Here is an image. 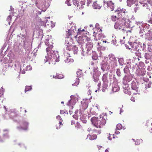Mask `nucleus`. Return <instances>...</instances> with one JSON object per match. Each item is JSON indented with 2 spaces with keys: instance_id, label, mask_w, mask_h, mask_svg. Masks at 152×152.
<instances>
[{
  "instance_id": "f257e3e1",
  "label": "nucleus",
  "mask_w": 152,
  "mask_h": 152,
  "mask_svg": "<svg viewBox=\"0 0 152 152\" xmlns=\"http://www.w3.org/2000/svg\"><path fill=\"white\" fill-rule=\"evenodd\" d=\"M53 47L52 45H50L46 49L47 55L50 60L49 61L52 63L57 61L59 57L57 52L52 50Z\"/></svg>"
},
{
  "instance_id": "f03ea898",
  "label": "nucleus",
  "mask_w": 152,
  "mask_h": 152,
  "mask_svg": "<svg viewBox=\"0 0 152 152\" xmlns=\"http://www.w3.org/2000/svg\"><path fill=\"white\" fill-rule=\"evenodd\" d=\"M115 13L117 15V16L113 15L111 17V19L114 21H115L117 20H118L126 19L127 17V12L124 9H118L115 11Z\"/></svg>"
},
{
  "instance_id": "7ed1b4c3",
  "label": "nucleus",
  "mask_w": 152,
  "mask_h": 152,
  "mask_svg": "<svg viewBox=\"0 0 152 152\" xmlns=\"http://www.w3.org/2000/svg\"><path fill=\"white\" fill-rule=\"evenodd\" d=\"M91 121L95 126L100 128H102L106 123V120L103 117H93L91 119Z\"/></svg>"
},
{
  "instance_id": "20e7f679",
  "label": "nucleus",
  "mask_w": 152,
  "mask_h": 152,
  "mask_svg": "<svg viewBox=\"0 0 152 152\" xmlns=\"http://www.w3.org/2000/svg\"><path fill=\"white\" fill-rule=\"evenodd\" d=\"M126 19H126L117 20L114 25L115 28L117 30H120L122 29V27L124 24Z\"/></svg>"
},
{
  "instance_id": "39448f33",
  "label": "nucleus",
  "mask_w": 152,
  "mask_h": 152,
  "mask_svg": "<svg viewBox=\"0 0 152 152\" xmlns=\"http://www.w3.org/2000/svg\"><path fill=\"white\" fill-rule=\"evenodd\" d=\"M65 44L67 46L66 50L70 51L73 49V46H74V44L71 39L67 38L66 40Z\"/></svg>"
},
{
  "instance_id": "423d86ee",
  "label": "nucleus",
  "mask_w": 152,
  "mask_h": 152,
  "mask_svg": "<svg viewBox=\"0 0 152 152\" xmlns=\"http://www.w3.org/2000/svg\"><path fill=\"white\" fill-rule=\"evenodd\" d=\"M28 123L26 121L22 123L21 125L17 127V129L19 131L27 130L28 129Z\"/></svg>"
},
{
  "instance_id": "0eeeda50",
  "label": "nucleus",
  "mask_w": 152,
  "mask_h": 152,
  "mask_svg": "<svg viewBox=\"0 0 152 152\" xmlns=\"http://www.w3.org/2000/svg\"><path fill=\"white\" fill-rule=\"evenodd\" d=\"M101 72L98 70H96L95 71L94 73V74L93 77L94 79V81L95 82H97L99 80V77L100 76Z\"/></svg>"
},
{
  "instance_id": "6e6552de",
  "label": "nucleus",
  "mask_w": 152,
  "mask_h": 152,
  "mask_svg": "<svg viewBox=\"0 0 152 152\" xmlns=\"http://www.w3.org/2000/svg\"><path fill=\"white\" fill-rule=\"evenodd\" d=\"M104 2L107 4L108 8L111 10V11L114 10V4L112 1H104Z\"/></svg>"
},
{
  "instance_id": "1a4fd4ad",
  "label": "nucleus",
  "mask_w": 152,
  "mask_h": 152,
  "mask_svg": "<svg viewBox=\"0 0 152 152\" xmlns=\"http://www.w3.org/2000/svg\"><path fill=\"white\" fill-rule=\"evenodd\" d=\"M84 39L86 41L88 42V43L86 44L87 47L88 48V49H91L93 47V45L91 42H89L91 40L90 38L86 37Z\"/></svg>"
},
{
  "instance_id": "9d476101",
  "label": "nucleus",
  "mask_w": 152,
  "mask_h": 152,
  "mask_svg": "<svg viewBox=\"0 0 152 152\" xmlns=\"http://www.w3.org/2000/svg\"><path fill=\"white\" fill-rule=\"evenodd\" d=\"M64 61L66 63L70 64L73 62L74 60L71 58L70 54H69L67 56L66 59H65Z\"/></svg>"
},
{
  "instance_id": "9b49d317",
  "label": "nucleus",
  "mask_w": 152,
  "mask_h": 152,
  "mask_svg": "<svg viewBox=\"0 0 152 152\" xmlns=\"http://www.w3.org/2000/svg\"><path fill=\"white\" fill-rule=\"evenodd\" d=\"M84 5H85L84 2L82 1H81L79 2V4H77V9L82 10L84 8Z\"/></svg>"
},
{
  "instance_id": "f8f14e48",
  "label": "nucleus",
  "mask_w": 152,
  "mask_h": 152,
  "mask_svg": "<svg viewBox=\"0 0 152 152\" xmlns=\"http://www.w3.org/2000/svg\"><path fill=\"white\" fill-rule=\"evenodd\" d=\"M97 135L96 134H93L92 135L89 134L87 136V138L91 140L96 139L97 138Z\"/></svg>"
},
{
  "instance_id": "ddd939ff",
  "label": "nucleus",
  "mask_w": 152,
  "mask_h": 152,
  "mask_svg": "<svg viewBox=\"0 0 152 152\" xmlns=\"http://www.w3.org/2000/svg\"><path fill=\"white\" fill-rule=\"evenodd\" d=\"M93 6L95 9H99L101 7L102 5L97 3V1H95L94 2Z\"/></svg>"
},
{
  "instance_id": "4468645a",
  "label": "nucleus",
  "mask_w": 152,
  "mask_h": 152,
  "mask_svg": "<svg viewBox=\"0 0 152 152\" xmlns=\"http://www.w3.org/2000/svg\"><path fill=\"white\" fill-rule=\"evenodd\" d=\"M107 76L108 74L106 73H105L103 75L102 77V80L104 83L107 82L108 81Z\"/></svg>"
},
{
  "instance_id": "2eb2a0df",
  "label": "nucleus",
  "mask_w": 152,
  "mask_h": 152,
  "mask_svg": "<svg viewBox=\"0 0 152 152\" xmlns=\"http://www.w3.org/2000/svg\"><path fill=\"white\" fill-rule=\"evenodd\" d=\"M95 27L97 29L98 31L99 32H102V27L100 26L98 23H96Z\"/></svg>"
},
{
  "instance_id": "dca6fc26",
  "label": "nucleus",
  "mask_w": 152,
  "mask_h": 152,
  "mask_svg": "<svg viewBox=\"0 0 152 152\" xmlns=\"http://www.w3.org/2000/svg\"><path fill=\"white\" fill-rule=\"evenodd\" d=\"M140 2L141 4H147V3L149 4H151L152 3V1H151L148 0H140Z\"/></svg>"
},
{
  "instance_id": "f3484780",
  "label": "nucleus",
  "mask_w": 152,
  "mask_h": 152,
  "mask_svg": "<svg viewBox=\"0 0 152 152\" xmlns=\"http://www.w3.org/2000/svg\"><path fill=\"white\" fill-rule=\"evenodd\" d=\"M78 77H80L83 76V74L82 70L78 69L76 73Z\"/></svg>"
},
{
  "instance_id": "a211bd4d",
  "label": "nucleus",
  "mask_w": 152,
  "mask_h": 152,
  "mask_svg": "<svg viewBox=\"0 0 152 152\" xmlns=\"http://www.w3.org/2000/svg\"><path fill=\"white\" fill-rule=\"evenodd\" d=\"M137 88V83L134 82H133L132 83V88L134 90H135Z\"/></svg>"
},
{
  "instance_id": "6ab92c4d",
  "label": "nucleus",
  "mask_w": 152,
  "mask_h": 152,
  "mask_svg": "<svg viewBox=\"0 0 152 152\" xmlns=\"http://www.w3.org/2000/svg\"><path fill=\"white\" fill-rule=\"evenodd\" d=\"M64 75L62 74H57L55 78L56 79H61L64 78Z\"/></svg>"
},
{
  "instance_id": "aec40b11",
  "label": "nucleus",
  "mask_w": 152,
  "mask_h": 152,
  "mask_svg": "<svg viewBox=\"0 0 152 152\" xmlns=\"http://www.w3.org/2000/svg\"><path fill=\"white\" fill-rule=\"evenodd\" d=\"M143 140L141 139H137L135 142V144L136 145H139L142 142Z\"/></svg>"
},
{
  "instance_id": "412c9836",
  "label": "nucleus",
  "mask_w": 152,
  "mask_h": 152,
  "mask_svg": "<svg viewBox=\"0 0 152 152\" xmlns=\"http://www.w3.org/2000/svg\"><path fill=\"white\" fill-rule=\"evenodd\" d=\"M88 106V104L87 102H84L82 104V108L83 110H85L87 108Z\"/></svg>"
},
{
  "instance_id": "4be33fe9",
  "label": "nucleus",
  "mask_w": 152,
  "mask_h": 152,
  "mask_svg": "<svg viewBox=\"0 0 152 152\" xmlns=\"http://www.w3.org/2000/svg\"><path fill=\"white\" fill-rule=\"evenodd\" d=\"M56 119L59 121V124L60 125H62V122L63 121L60 116L59 115H58L56 117Z\"/></svg>"
},
{
  "instance_id": "5701e85b",
  "label": "nucleus",
  "mask_w": 152,
  "mask_h": 152,
  "mask_svg": "<svg viewBox=\"0 0 152 152\" xmlns=\"http://www.w3.org/2000/svg\"><path fill=\"white\" fill-rule=\"evenodd\" d=\"M112 90L113 92H116L119 90V87L118 86H113L112 88Z\"/></svg>"
},
{
  "instance_id": "b1692460",
  "label": "nucleus",
  "mask_w": 152,
  "mask_h": 152,
  "mask_svg": "<svg viewBox=\"0 0 152 152\" xmlns=\"http://www.w3.org/2000/svg\"><path fill=\"white\" fill-rule=\"evenodd\" d=\"M79 79L78 78H77L75 82L73 84H72V85L73 86H77L79 84Z\"/></svg>"
},
{
  "instance_id": "393cba45",
  "label": "nucleus",
  "mask_w": 152,
  "mask_h": 152,
  "mask_svg": "<svg viewBox=\"0 0 152 152\" xmlns=\"http://www.w3.org/2000/svg\"><path fill=\"white\" fill-rule=\"evenodd\" d=\"M32 89L31 86H26L25 87V92L31 90Z\"/></svg>"
},
{
  "instance_id": "a878e982",
  "label": "nucleus",
  "mask_w": 152,
  "mask_h": 152,
  "mask_svg": "<svg viewBox=\"0 0 152 152\" xmlns=\"http://www.w3.org/2000/svg\"><path fill=\"white\" fill-rule=\"evenodd\" d=\"M122 128V126L121 124H117L116 126V129L117 130H119L121 129Z\"/></svg>"
},
{
  "instance_id": "bb28decb",
  "label": "nucleus",
  "mask_w": 152,
  "mask_h": 152,
  "mask_svg": "<svg viewBox=\"0 0 152 152\" xmlns=\"http://www.w3.org/2000/svg\"><path fill=\"white\" fill-rule=\"evenodd\" d=\"M114 134H109V135L107 136L108 137L107 138H108L109 140H111L113 138H114Z\"/></svg>"
},
{
  "instance_id": "cd10ccee",
  "label": "nucleus",
  "mask_w": 152,
  "mask_h": 152,
  "mask_svg": "<svg viewBox=\"0 0 152 152\" xmlns=\"http://www.w3.org/2000/svg\"><path fill=\"white\" fill-rule=\"evenodd\" d=\"M124 73H127L129 71L128 67L127 66H126L125 68H124Z\"/></svg>"
},
{
  "instance_id": "c85d7f7f",
  "label": "nucleus",
  "mask_w": 152,
  "mask_h": 152,
  "mask_svg": "<svg viewBox=\"0 0 152 152\" xmlns=\"http://www.w3.org/2000/svg\"><path fill=\"white\" fill-rule=\"evenodd\" d=\"M77 48L74 45V46H73V49H72V50L74 52V53H76L77 52Z\"/></svg>"
},
{
  "instance_id": "c756f323",
  "label": "nucleus",
  "mask_w": 152,
  "mask_h": 152,
  "mask_svg": "<svg viewBox=\"0 0 152 152\" xmlns=\"http://www.w3.org/2000/svg\"><path fill=\"white\" fill-rule=\"evenodd\" d=\"M135 1L136 0H127V2L128 4H133Z\"/></svg>"
},
{
  "instance_id": "7c9ffc66",
  "label": "nucleus",
  "mask_w": 152,
  "mask_h": 152,
  "mask_svg": "<svg viewBox=\"0 0 152 152\" xmlns=\"http://www.w3.org/2000/svg\"><path fill=\"white\" fill-rule=\"evenodd\" d=\"M73 4L76 6H77V4H79V2L77 0H73Z\"/></svg>"
},
{
  "instance_id": "2f4dec72",
  "label": "nucleus",
  "mask_w": 152,
  "mask_h": 152,
  "mask_svg": "<svg viewBox=\"0 0 152 152\" xmlns=\"http://www.w3.org/2000/svg\"><path fill=\"white\" fill-rule=\"evenodd\" d=\"M116 73H117V75L118 76H121V72H120V69H117Z\"/></svg>"
},
{
  "instance_id": "473e14b6",
  "label": "nucleus",
  "mask_w": 152,
  "mask_h": 152,
  "mask_svg": "<svg viewBox=\"0 0 152 152\" xmlns=\"http://www.w3.org/2000/svg\"><path fill=\"white\" fill-rule=\"evenodd\" d=\"M85 31V30L84 29H81V28H80L78 29V33L79 34H81L80 33L81 32Z\"/></svg>"
},
{
  "instance_id": "72a5a7b5",
  "label": "nucleus",
  "mask_w": 152,
  "mask_h": 152,
  "mask_svg": "<svg viewBox=\"0 0 152 152\" xmlns=\"http://www.w3.org/2000/svg\"><path fill=\"white\" fill-rule=\"evenodd\" d=\"M149 54L145 53V57L146 59H149Z\"/></svg>"
},
{
  "instance_id": "f704fd0d",
  "label": "nucleus",
  "mask_w": 152,
  "mask_h": 152,
  "mask_svg": "<svg viewBox=\"0 0 152 152\" xmlns=\"http://www.w3.org/2000/svg\"><path fill=\"white\" fill-rule=\"evenodd\" d=\"M3 136L4 138H8L9 137L8 133L3 134Z\"/></svg>"
},
{
  "instance_id": "c9c22d12",
  "label": "nucleus",
  "mask_w": 152,
  "mask_h": 152,
  "mask_svg": "<svg viewBox=\"0 0 152 152\" xmlns=\"http://www.w3.org/2000/svg\"><path fill=\"white\" fill-rule=\"evenodd\" d=\"M58 125H56V128L57 129H58L60 128L61 127V126L63 125V124H62V125H60V124H58Z\"/></svg>"
},
{
  "instance_id": "e433bc0d",
  "label": "nucleus",
  "mask_w": 152,
  "mask_h": 152,
  "mask_svg": "<svg viewBox=\"0 0 152 152\" xmlns=\"http://www.w3.org/2000/svg\"><path fill=\"white\" fill-rule=\"evenodd\" d=\"M110 59L111 60H114L115 59V57L113 56H112V55H111V56L112 57H110Z\"/></svg>"
},
{
  "instance_id": "4c0bfd02",
  "label": "nucleus",
  "mask_w": 152,
  "mask_h": 152,
  "mask_svg": "<svg viewBox=\"0 0 152 152\" xmlns=\"http://www.w3.org/2000/svg\"><path fill=\"white\" fill-rule=\"evenodd\" d=\"M87 4H89L91 3L93 0H87Z\"/></svg>"
},
{
  "instance_id": "58836bf2",
  "label": "nucleus",
  "mask_w": 152,
  "mask_h": 152,
  "mask_svg": "<svg viewBox=\"0 0 152 152\" xmlns=\"http://www.w3.org/2000/svg\"><path fill=\"white\" fill-rule=\"evenodd\" d=\"M3 94V92L2 90H0V97H1L2 96V95Z\"/></svg>"
},
{
  "instance_id": "ea45409f",
  "label": "nucleus",
  "mask_w": 152,
  "mask_h": 152,
  "mask_svg": "<svg viewBox=\"0 0 152 152\" xmlns=\"http://www.w3.org/2000/svg\"><path fill=\"white\" fill-rule=\"evenodd\" d=\"M73 117L75 119H77L78 118V116L77 115H73Z\"/></svg>"
},
{
  "instance_id": "a19ab883",
  "label": "nucleus",
  "mask_w": 152,
  "mask_h": 152,
  "mask_svg": "<svg viewBox=\"0 0 152 152\" xmlns=\"http://www.w3.org/2000/svg\"><path fill=\"white\" fill-rule=\"evenodd\" d=\"M16 64H15V66L16 65H18V64L19 65L20 64V63L18 61H16Z\"/></svg>"
},
{
  "instance_id": "79ce46f5",
  "label": "nucleus",
  "mask_w": 152,
  "mask_h": 152,
  "mask_svg": "<svg viewBox=\"0 0 152 152\" xmlns=\"http://www.w3.org/2000/svg\"><path fill=\"white\" fill-rule=\"evenodd\" d=\"M131 101L134 102L135 101L134 98V97H132L131 98Z\"/></svg>"
},
{
  "instance_id": "37998d69",
  "label": "nucleus",
  "mask_w": 152,
  "mask_h": 152,
  "mask_svg": "<svg viewBox=\"0 0 152 152\" xmlns=\"http://www.w3.org/2000/svg\"><path fill=\"white\" fill-rule=\"evenodd\" d=\"M91 128H88V131H89V132H90L92 130L91 129Z\"/></svg>"
},
{
  "instance_id": "c03bdc74",
  "label": "nucleus",
  "mask_w": 152,
  "mask_h": 152,
  "mask_svg": "<svg viewBox=\"0 0 152 152\" xmlns=\"http://www.w3.org/2000/svg\"><path fill=\"white\" fill-rule=\"evenodd\" d=\"M4 132H8V129H5V130H4Z\"/></svg>"
},
{
  "instance_id": "a18cd8bd",
  "label": "nucleus",
  "mask_w": 152,
  "mask_h": 152,
  "mask_svg": "<svg viewBox=\"0 0 152 152\" xmlns=\"http://www.w3.org/2000/svg\"><path fill=\"white\" fill-rule=\"evenodd\" d=\"M63 113H64V112L63 111L61 110H60V113L61 114H63Z\"/></svg>"
},
{
  "instance_id": "49530a36",
  "label": "nucleus",
  "mask_w": 152,
  "mask_h": 152,
  "mask_svg": "<svg viewBox=\"0 0 152 152\" xmlns=\"http://www.w3.org/2000/svg\"><path fill=\"white\" fill-rule=\"evenodd\" d=\"M139 74L140 75H143V73H140V72L139 73Z\"/></svg>"
},
{
  "instance_id": "de8ad7c7",
  "label": "nucleus",
  "mask_w": 152,
  "mask_h": 152,
  "mask_svg": "<svg viewBox=\"0 0 152 152\" xmlns=\"http://www.w3.org/2000/svg\"><path fill=\"white\" fill-rule=\"evenodd\" d=\"M4 107L5 110H6V111H7V108L5 106H4Z\"/></svg>"
},
{
  "instance_id": "09e8293b",
  "label": "nucleus",
  "mask_w": 152,
  "mask_h": 152,
  "mask_svg": "<svg viewBox=\"0 0 152 152\" xmlns=\"http://www.w3.org/2000/svg\"><path fill=\"white\" fill-rule=\"evenodd\" d=\"M103 42L104 43H106L107 42V41L106 40H103Z\"/></svg>"
},
{
  "instance_id": "8fccbe9b",
  "label": "nucleus",
  "mask_w": 152,
  "mask_h": 152,
  "mask_svg": "<svg viewBox=\"0 0 152 152\" xmlns=\"http://www.w3.org/2000/svg\"><path fill=\"white\" fill-rule=\"evenodd\" d=\"M149 23H152V20H149Z\"/></svg>"
},
{
  "instance_id": "3c124183",
  "label": "nucleus",
  "mask_w": 152,
  "mask_h": 152,
  "mask_svg": "<svg viewBox=\"0 0 152 152\" xmlns=\"http://www.w3.org/2000/svg\"><path fill=\"white\" fill-rule=\"evenodd\" d=\"M105 152H109V151L108 150L106 149L105 151Z\"/></svg>"
},
{
  "instance_id": "603ef678",
  "label": "nucleus",
  "mask_w": 152,
  "mask_h": 152,
  "mask_svg": "<svg viewBox=\"0 0 152 152\" xmlns=\"http://www.w3.org/2000/svg\"><path fill=\"white\" fill-rule=\"evenodd\" d=\"M102 147L101 146H99L98 148H99V149L100 148H101Z\"/></svg>"
},
{
  "instance_id": "864d4df0",
  "label": "nucleus",
  "mask_w": 152,
  "mask_h": 152,
  "mask_svg": "<svg viewBox=\"0 0 152 152\" xmlns=\"http://www.w3.org/2000/svg\"><path fill=\"white\" fill-rule=\"evenodd\" d=\"M100 43H100H100H98V46H99V45H100Z\"/></svg>"
},
{
  "instance_id": "5fc2aeb1",
  "label": "nucleus",
  "mask_w": 152,
  "mask_h": 152,
  "mask_svg": "<svg viewBox=\"0 0 152 152\" xmlns=\"http://www.w3.org/2000/svg\"><path fill=\"white\" fill-rule=\"evenodd\" d=\"M104 65H107V64H102V66H104Z\"/></svg>"
},
{
  "instance_id": "6e6d98bb",
  "label": "nucleus",
  "mask_w": 152,
  "mask_h": 152,
  "mask_svg": "<svg viewBox=\"0 0 152 152\" xmlns=\"http://www.w3.org/2000/svg\"><path fill=\"white\" fill-rule=\"evenodd\" d=\"M94 131L95 132H96V129H94Z\"/></svg>"
},
{
  "instance_id": "4d7b16f0",
  "label": "nucleus",
  "mask_w": 152,
  "mask_h": 152,
  "mask_svg": "<svg viewBox=\"0 0 152 152\" xmlns=\"http://www.w3.org/2000/svg\"><path fill=\"white\" fill-rule=\"evenodd\" d=\"M141 70H142L144 69V68H141Z\"/></svg>"
},
{
  "instance_id": "13d9d810",
  "label": "nucleus",
  "mask_w": 152,
  "mask_h": 152,
  "mask_svg": "<svg viewBox=\"0 0 152 152\" xmlns=\"http://www.w3.org/2000/svg\"><path fill=\"white\" fill-rule=\"evenodd\" d=\"M55 26V25H53L52 26L53 27L54 26Z\"/></svg>"
},
{
  "instance_id": "bf43d9fd",
  "label": "nucleus",
  "mask_w": 152,
  "mask_h": 152,
  "mask_svg": "<svg viewBox=\"0 0 152 152\" xmlns=\"http://www.w3.org/2000/svg\"><path fill=\"white\" fill-rule=\"evenodd\" d=\"M0 142H3V141L2 140H1L0 141Z\"/></svg>"
},
{
  "instance_id": "052dcab7",
  "label": "nucleus",
  "mask_w": 152,
  "mask_h": 152,
  "mask_svg": "<svg viewBox=\"0 0 152 152\" xmlns=\"http://www.w3.org/2000/svg\"><path fill=\"white\" fill-rule=\"evenodd\" d=\"M25 113H26V110H25Z\"/></svg>"
},
{
  "instance_id": "680f3d73",
  "label": "nucleus",
  "mask_w": 152,
  "mask_h": 152,
  "mask_svg": "<svg viewBox=\"0 0 152 152\" xmlns=\"http://www.w3.org/2000/svg\"><path fill=\"white\" fill-rule=\"evenodd\" d=\"M121 60V59H119V61H119V62H120V61Z\"/></svg>"
},
{
  "instance_id": "e2e57ef3",
  "label": "nucleus",
  "mask_w": 152,
  "mask_h": 152,
  "mask_svg": "<svg viewBox=\"0 0 152 152\" xmlns=\"http://www.w3.org/2000/svg\"><path fill=\"white\" fill-rule=\"evenodd\" d=\"M68 5L69 6H70V4H68Z\"/></svg>"
},
{
  "instance_id": "0e129e2a",
  "label": "nucleus",
  "mask_w": 152,
  "mask_h": 152,
  "mask_svg": "<svg viewBox=\"0 0 152 152\" xmlns=\"http://www.w3.org/2000/svg\"><path fill=\"white\" fill-rule=\"evenodd\" d=\"M125 37H123V39H125Z\"/></svg>"
},
{
  "instance_id": "69168bd1",
  "label": "nucleus",
  "mask_w": 152,
  "mask_h": 152,
  "mask_svg": "<svg viewBox=\"0 0 152 152\" xmlns=\"http://www.w3.org/2000/svg\"><path fill=\"white\" fill-rule=\"evenodd\" d=\"M64 103L63 102H61V103Z\"/></svg>"
},
{
  "instance_id": "338daca9",
  "label": "nucleus",
  "mask_w": 152,
  "mask_h": 152,
  "mask_svg": "<svg viewBox=\"0 0 152 152\" xmlns=\"http://www.w3.org/2000/svg\"><path fill=\"white\" fill-rule=\"evenodd\" d=\"M132 140H134V139H133Z\"/></svg>"
},
{
  "instance_id": "774afa93",
  "label": "nucleus",
  "mask_w": 152,
  "mask_h": 152,
  "mask_svg": "<svg viewBox=\"0 0 152 152\" xmlns=\"http://www.w3.org/2000/svg\"><path fill=\"white\" fill-rule=\"evenodd\" d=\"M94 34H95V32H94Z\"/></svg>"
}]
</instances>
